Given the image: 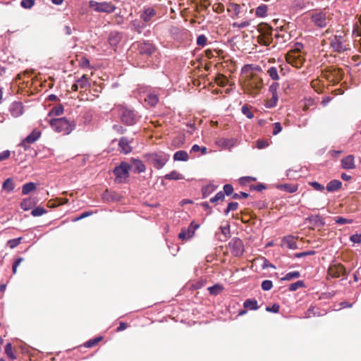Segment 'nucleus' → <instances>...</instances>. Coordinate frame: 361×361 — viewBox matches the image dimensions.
<instances>
[{"instance_id":"obj_1","label":"nucleus","mask_w":361,"mask_h":361,"mask_svg":"<svg viewBox=\"0 0 361 361\" xmlns=\"http://www.w3.org/2000/svg\"><path fill=\"white\" fill-rule=\"evenodd\" d=\"M262 85V79L256 74H252L246 78L242 87L245 93L255 97L259 93Z\"/></svg>"},{"instance_id":"obj_2","label":"nucleus","mask_w":361,"mask_h":361,"mask_svg":"<svg viewBox=\"0 0 361 361\" xmlns=\"http://www.w3.org/2000/svg\"><path fill=\"white\" fill-rule=\"evenodd\" d=\"M303 45L301 43H296L293 49H290L286 55V61L293 66L299 68L302 66L305 59L302 54Z\"/></svg>"},{"instance_id":"obj_3","label":"nucleus","mask_w":361,"mask_h":361,"mask_svg":"<svg viewBox=\"0 0 361 361\" xmlns=\"http://www.w3.org/2000/svg\"><path fill=\"white\" fill-rule=\"evenodd\" d=\"M51 128L55 132L63 135L70 134L75 128V123L68 121L66 118H53L49 122Z\"/></svg>"},{"instance_id":"obj_4","label":"nucleus","mask_w":361,"mask_h":361,"mask_svg":"<svg viewBox=\"0 0 361 361\" xmlns=\"http://www.w3.org/2000/svg\"><path fill=\"white\" fill-rule=\"evenodd\" d=\"M322 75L329 82L336 85L343 79V72L341 68L331 66L323 69Z\"/></svg>"},{"instance_id":"obj_5","label":"nucleus","mask_w":361,"mask_h":361,"mask_svg":"<svg viewBox=\"0 0 361 361\" xmlns=\"http://www.w3.org/2000/svg\"><path fill=\"white\" fill-rule=\"evenodd\" d=\"M147 161L155 169H160L168 161L169 156L164 152L148 154L145 156Z\"/></svg>"},{"instance_id":"obj_6","label":"nucleus","mask_w":361,"mask_h":361,"mask_svg":"<svg viewBox=\"0 0 361 361\" xmlns=\"http://www.w3.org/2000/svg\"><path fill=\"white\" fill-rule=\"evenodd\" d=\"M130 166L126 162H121L118 166L114 169V173L116 176L115 181L118 183L126 182L129 177V171Z\"/></svg>"},{"instance_id":"obj_7","label":"nucleus","mask_w":361,"mask_h":361,"mask_svg":"<svg viewBox=\"0 0 361 361\" xmlns=\"http://www.w3.org/2000/svg\"><path fill=\"white\" fill-rule=\"evenodd\" d=\"M133 47L136 49L137 53L142 56H149L156 49L154 44L149 42H137L133 44Z\"/></svg>"},{"instance_id":"obj_8","label":"nucleus","mask_w":361,"mask_h":361,"mask_svg":"<svg viewBox=\"0 0 361 361\" xmlns=\"http://www.w3.org/2000/svg\"><path fill=\"white\" fill-rule=\"evenodd\" d=\"M89 6L97 12L106 13H111L114 12L116 8V7L112 4L111 2L106 1L97 2L92 0L89 2Z\"/></svg>"},{"instance_id":"obj_9","label":"nucleus","mask_w":361,"mask_h":361,"mask_svg":"<svg viewBox=\"0 0 361 361\" xmlns=\"http://www.w3.org/2000/svg\"><path fill=\"white\" fill-rule=\"evenodd\" d=\"M118 111L121 120L123 123L131 126L136 123L137 116L133 110L120 106L118 108Z\"/></svg>"},{"instance_id":"obj_10","label":"nucleus","mask_w":361,"mask_h":361,"mask_svg":"<svg viewBox=\"0 0 361 361\" xmlns=\"http://www.w3.org/2000/svg\"><path fill=\"white\" fill-rule=\"evenodd\" d=\"M272 33L273 30L270 27L265 26L257 37L258 42L264 46L270 45L273 42Z\"/></svg>"},{"instance_id":"obj_11","label":"nucleus","mask_w":361,"mask_h":361,"mask_svg":"<svg viewBox=\"0 0 361 361\" xmlns=\"http://www.w3.org/2000/svg\"><path fill=\"white\" fill-rule=\"evenodd\" d=\"M330 45L335 51L341 53L348 49L347 44L341 35H334L330 39Z\"/></svg>"},{"instance_id":"obj_12","label":"nucleus","mask_w":361,"mask_h":361,"mask_svg":"<svg viewBox=\"0 0 361 361\" xmlns=\"http://www.w3.org/2000/svg\"><path fill=\"white\" fill-rule=\"evenodd\" d=\"M200 227V225L192 221L188 228H183L178 234V238L182 241L190 239L195 235V231Z\"/></svg>"},{"instance_id":"obj_13","label":"nucleus","mask_w":361,"mask_h":361,"mask_svg":"<svg viewBox=\"0 0 361 361\" xmlns=\"http://www.w3.org/2000/svg\"><path fill=\"white\" fill-rule=\"evenodd\" d=\"M229 249L233 256L238 257L244 252V245L243 241L238 238H233L228 243Z\"/></svg>"},{"instance_id":"obj_14","label":"nucleus","mask_w":361,"mask_h":361,"mask_svg":"<svg viewBox=\"0 0 361 361\" xmlns=\"http://www.w3.org/2000/svg\"><path fill=\"white\" fill-rule=\"evenodd\" d=\"M311 19L314 25L319 27H326L330 20L329 15H327L325 12L313 13L311 16Z\"/></svg>"},{"instance_id":"obj_15","label":"nucleus","mask_w":361,"mask_h":361,"mask_svg":"<svg viewBox=\"0 0 361 361\" xmlns=\"http://www.w3.org/2000/svg\"><path fill=\"white\" fill-rule=\"evenodd\" d=\"M328 276L332 278H338L341 276H346L347 272L345 267L341 264L331 265L328 269Z\"/></svg>"},{"instance_id":"obj_16","label":"nucleus","mask_w":361,"mask_h":361,"mask_svg":"<svg viewBox=\"0 0 361 361\" xmlns=\"http://www.w3.org/2000/svg\"><path fill=\"white\" fill-rule=\"evenodd\" d=\"M40 135V131L34 130L28 136L22 140L19 145L23 147L25 150H27L29 149V145L37 141L39 138Z\"/></svg>"},{"instance_id":"obj_17","label":"nucleus","mask_w":361,"mask_h":361,"mask_svg":"<svg viewBox=\"0 0 361 361\" xmlns=\"http://www.w3.org/2000/svg\"><path fill=\"white\" fill-rule=\"evenodd\" d=\"M157 15V12L154 8L152 7L145 8L141 12L140 18L144 23H149L152 18Z\"/></svg>"},{"instance_id":"obj_18","label":"nucleus","mask_w":361,"mask_h":361,"mask_svg":"<svg viewBox=\"0 0 361 361\" xmlns=\"http://www.w3.org/2000/svg\"><path fill=\"white\" fill-rule=\"evenodd\" d=\"M131 141L127 137H123L120 139L118 143V149L121 152L124 154H128L132 151V147L130 146Z\"/></svg>"},{"instance_id":"obj_19","label":"nucleus","mask_w":361,"mask_h":361,"mask_svg":"<svg viewBox=\"0 0 361 361\" xmlns=\"http://www.w3.org/2000/svg\"><path fill=\"white\" fill-rule=\"evenodd\" d=\"M296 240L297 238L292 235L285 236L282 240V245L295 250L298 247Z\"/></svg>"},{"instance_id":"obj_20","label":"nucleus","mask_w":361,"mask_h":361,"mask_svg":"<svg viewBox=\"0 0 361 361\" xmlns=\"http://www.w3.org/2000/svg\"><path fill=\"white\" fill-rule=\"evenodd\" d=\"M10 111L13 117H18L23 113V106L22 103L15 102L11 104L10 107Z\"/></svg>"},{"instance_id":"obj_21","label":"nucleus","mask_w":361,"mask_h":361,"mask_svg":"<svg viewBox=\"0 0 361 361\" xmlns=\"http://www.w3.org/2000/svg\"><path fill=\"white\" fill-rule=\"evenodd\" d=\"M341 166L344 169H353L355 168L354 156L348 155L341 159Z\"/></svg>"},{"instance_id":"obj_22","label":"nucleus","mask_w":361,"mask_h":361,"mask_svg":"<svg viewBox=\"0 0 361 361\" xmlns=\"http://www.w3.org/2000/svg\"><path fill=\"white\" fill-rule=\"evenodd\" d=\"M308 221L315 227H322L325 224L324 219L319 215H312L308 218Z\"/></svg>"},{"instance_id":"obj_23","label":"nucleus","mask_w":361,"mask_h":361,"mask_svg":"<svg viewBox=\"0 0 361 361\" xmlns=\"http://www.w3.org/2000/svg\"><path fill=\"white\" fill-rule=\"evenodd\" d=\"M63 106L61 103H57L56 105L51 107L48 113L49 116H60L63 113Z\"/></svg>"},{"instance_id":"obj_24","label":"nucleus","mask_w":361,"mask_h":361,"mask_svg":"<svg viewBox=\"0 0 361 361\" xmlns=\"http://www.w3.org/2000/svg\"><path fill=\"white\" fill-rule=\"evenodd\" d=\"M277 188L281 190H283L289 193H293L298 190V185L297 184L285 183L278 185Z\"/></svg>"},{"instance_id":"obj_25","label":"nucleus","mask_w":361,"mask_h":361,"mask_svg":"<svg viewBox=\"0 0 361 361\" xmlns=\"http://www.w3.org/2000/svg\"><path fill=\"white\" fill-rule=\"evenodd\" d=\"M342 183L338 180H332L326 185V190L329 192H334L341 188Z\"/></svg>"},{"instance_id":"obj_26","label":"nucleus","mask_w":361,"mask_h":361,"mask_svg":"<svg viewBox=\"0 0 361 361\" xmlns=\"http://www.w3.org/2000/svg\"><path fill=\"white\" fill-rule=\"evenodd\" d=\"M76 82L80 89L87 90L90 86L89 78L86 74H84L80 78L77 80Z\"/></svg>"},{"instance_id":"obj_27","label":"nucleus","mask_w":361,"mask_h":361,"mask_svg":"<svg viewBox=\"0 0 361 361\" xmlns=\"http://www.w3.org/2000/svg\"><path fill=\"white\" fill-rule=\"evenodd\" d=\"M243 307L245 309L250 310H256L259 309V306L257 305V301L255 299H247L245 300L243 303Z\"/></svg>"},{"instance_id":"obj_28","label":"nucleus","mask_w":361,"mask_h":361,"mask_svg":"<svg viewBox=\"0 0 361 361\" xmlns=\"http://www.w3.org/2000/svg\"><path fill=\"white\" fill-rule=\"evenodd\" d=\"M121 39V36L118 32H111L109 37V42L111 46L116 47Z\"/></svg>"},{"instance_id":"obj_29","label":"nucleus","mask_w":361,"mask_h":361,"mask_svg":"<svg viewBox=\"0 0 361 361\" xmlns=\"http://www.w3.org/2000/svg\"><path fill=\"white\" fill-rule=\"evenodd\" d=\"M189 159L188 154L186 151L179 150L173 154V159L175 161H186Z\"/></svg>"},{"instance_id":"obj_30","label":"nucleus","mask_w":361,"mask_h":361,"mask_svg":"<svg viewBox=\"0 0 361 361\" xmlns=\"http://www.w3.org/2000/svg\"><path fill=\"white\" fill-rule=\"evenodd\" d=\"M35 204L34 199L29 197L24 199L21 203L20 207L24 211L30 209L32 206Z\"/></svg>"},{"instance_id":"obj_31","label":"nucleus","mask_w":361,"mask_h":361,"mask_svg":"<svg viewBox=\"0 0 361 361\" xmlns=\"http://www.w3.org/2000/svg\"><path fill=\"white\" fill-rule=\"evenodd\" d=\"M164 178L166 180H182L184 178L183 176L179 173L177 171L173 170L168 174L164 176Z\"/></svg>"},{"instance_id":"obj_32","label":"nucleus","mask_w":361,"mask_h":361,"mask_svg":"<svg viewBox=\"0 0 361 361\" xmlns=\"http://www.w3.org/2000/svg\"><path fill=\"white\" fill-rule=\"evenodd\" d=\"M267 6L266 4H261L257 6L255 9V15L259 18H264L267 16Z\"/></svg>"},{"instance_id":"obj_33","label":"nucleus","mask_w":361,"mask_h":361,"mask_svg":"<svg viewBox=\"0 0 361 361\" xmlns=\"http://www.w3.org/2000/svg\"><path fill=\"white\" fill-rule=\"evenodd\" d=\"M36 185L34 183L30 182L24 184L22 187V194L23 195H27L30 192L35 190Z\"/></svg>"},{"instance_id":"obj_34","label":"nucleus","mask_w":361,"mask_h":361,"mask_svg":"<svg viewBox=\"0 0 361 361\" xmlns=\"http://www.w3.org/2000/svg\"><path fill=\"white\" fill-rule=\"evenodd\" d=\"M216 83L221 87H225L228 82V78L223 74H218L215 78Z\"/></svg>"},{"instance_id":"obj_35","label":"nucleus","mask_w":361,"mask_h":361,"mask_svg":"<svg viewBox=\"0 0 361 361\" xmlns=\"http://www.w3.org/2000/svg\"><path fill=\"white\" fill-rule=\"evenodd\" d=\"M145 102H147L150 106H154L158 103L159 99L157 94L150 93L148 94L145 98Z\"/></svg>"},{"instance_id":"obj_36","label":"nucleus","mask_w":361,"mask_h":361,"mask_svg":"<svg viewBox=\"0 0 361 361\" xmlns=\"http://www.w3.org/2000/svg\"><path fill=\"white\" fill-rule=\"evenodd\" d=\"M133 164L137 172L141 173L145 171V166L142 161L139 159H133Z\"/></svg>"},{"instance_id":"obj_37","label":"nucleus","mask_w":361,"mask_h":361,"mask_svg":"<svg viewBox=\"0 0 361 361\" xmlns=\"http://www.w3.org/2000/svg\"><path fill=\"white\" fill-rule=\"evenodd\" d=\"M103 339L102 336H98L96 338H94L92 339L89 340L86 343H84V346L86 348H92L95 346Z\"/></svg>"},{"instance_id":"obj_38","label":"nucleus","mask_w":361,"mask_h":361,"mask_svg":"<svg viewBox=\"0 0 361 361\" xmlns=\"http://www.w3.org/2000/svg\"><path fill=\"white\" fill-rule=\"evenodd\" d=\"M23 240V237H19L18 238L11 239L7 241V246H8L11 249H14L17 246H18Z\"/></svg>"},{"instance_id":"obj_39","label":"nucleus","mask_w":361,"mask_h":361,"mask_svg":"<svg viewBox=\"0 0 361 361\" xmlns=\"http://www.w3.org/2000/svg\"><path fill=\"white\" fill-rule=\"evenodd\" d=\"M208 290L210 294L217 295L223 290V287L219 284H216L213 286L209 287Z\"/></svg>"},{"instance_id":"obj_40","label":"nucleus","mask_w":361,"mask_h":361,"mask_svg":"<svg viewBox=\"0 0 361 361\" xmlns=\"http://www.w3.org/2000/svg\"><path fill=\"white\" fill-rule=\"evenodd\" d=\"M2 188L8 192L13 190L14 183L11 178H7L3 183Z\"/></svg>"},{"instance_id":"obj_41","label":"nucleus","mask_w":361,"mask_h":361,"mask_svg":"<svg viewBox=\"0 0 361 361\" xmlns=\"http://www.w3.org/2000/svg\"><path fill=\"white\" fill-rule=\"evenodd\" d=\"M267 74L272 80H278L279 79L278 71L275 67L269 68L267 71Z\"/></svg>"},{"instance_id":"obj_42","label":"nucleus","mask_w":361,"mask_h":361,"mask_svg":"<svg viewBox=\"0 0 361 361\" xmlns=\"http://www.w3.org/2000/svg\"><path fill=\"white\" fill-rule=\"evenodd\" d=\"M5 353L11 360H15L16 358V355L13 353L12 345L10 343H7L5 346Z\"/></svg>"},{"instance_id":"obj_43","label":"nucleus","mask_w":361,"mask_h":361,"mask_svg":"<svg viewBox=\"0 0 361 361\" xmlns=\"http://www.w3.org/2000/svg\"><path fill=\"white\" fill-rule=\"evenodd\" d=\"M304 286H305V284L302 281H298L293 283H291L289 286L288 290L290 291H295L297 289H298L299 288L304 287Z\"/></svg>"},{"instance_id":"obj_44","label":"nucleus","mask_w":361,"mask_h":361,"mask_svg":"<svg viewBox=\"0 0 361 361\" xmlns=\"http://www.w3.org/2000/svg\"><path fill=\"white\" fill-rule=\"evenodd\" d=\"M300 276L299 271L289 272L282 279L283 280L290 281L293 279H298Z\"/></svg>"},{"instance_id":"obj_45","label":"nucleus","mask_w":361,"mask_h":361,"mask_svg":"<svg viewBox=\"0 0 361 361\" xmlns=\"http://www.w3.org/2000/svg\"><path fill=\"white\" fill-rule=\"evenodd\" d=\"M277 101H278V95L272 94L271 98L267 101L266 106L267 108H272L276 105Z\"/></svg>"},{"instance_id":"obj_46","label":"nucleus","mask_w":361,"mask_h":361,"mask_svg":"<svg viewBox=\"0 0 361 361\" xmlns=\"http://www.w3.org/2000/svg\"><path fill=\"white\" fill-rule=\"evenodd\" d=\"M35 0H22L20 5L23 8L29 9L35 5Z\"/></svg>"},{"instance_id":"obj_47","label":"nucleus","mask_w":361,"mask_h":361,"mask_svg":"<svg viewBox=\"0 0 361 361\" xmlns=\"http://www.w3.org/2000/svg\"><path fill=\"white\" fill-rule=\"evenodd\" d=\"M225 198L224 192L222 191L219 192L214 197L210 199L212 203L216 202L218 201H223Z\"/></svg>"},{"instance_id":"obj_48","label":"nucleus","mask_w":361,"mask_h":361,"mask_svg":"<svg viewBox=\"0 0 361 361\" xmlns=\"http://www.w3.org/2000/svg\"><path fill=\"white\" fill-rule=\"evenodd\" d=\"M353 34L357 37L361 36V14L359 18L358 23H356L353 27Z\"/></svg>"},{"instance_id":"obj_49","label":"nucleus","mask_w":361,"mask_h":361,"mask_svg":"<svg viewBox=\"0 0 361 361\" xmlns=\"http://www.w3.org/2000/svg\"><path fill=\"white\" fill-rule=\"evenodd\" d=\"M242 113L245 115L248 118H252L254 117V114L250 111V107L247 105L243 106L241 109Z\"/></svg>"},{"instance_id":"obj_50","label":"nucleus","mask_w":361,"mask_h":361,"mask_svg":"<svg viewBox=\"0 0 361 361\" xmlns=\"http://www.w3.org/2000/svg\"><path fill=\"white\" fill-rule=\"evenodd\" d=\"M133 26L134 27V30H136L137 32L141 33L144 28L145 27V24H140L137 20H134L132 23Z\"/></svg>"},{"instance_id":"obj_51","label":"nucleus","mask_w":361,"mask_h":361,"mask_svg":"<svg viewBox=\"0 0 361 361\" xmlns=\"http://www.w3.org/2000/svg\"><path fill=\"white\" fill-rule=\"evenodd\" d=\"M274 37L276 39V43L283 44L287 41L284 34H279L278 32H276Z\"/></svg>"},{"instance_id":"obj_52","label":"nucleus","mask_w":361,"mask_h":361,"mask_svg":"<svg viewBox=\"0 0 361 361\" xmlns=\"http://www.w3.org/2000/svg\"><path fill=\"white\" fill-rule=\"evenodd\" d=\"M238 207V203L235 202H230L228 204L226 209L225 210V214L227 215L230 211H235Z\"/></svg>"},{"instance_id":"obj_53","label":"nucleus","mask_w":361,"mask_h":361,"mask_svg":"<svg viewBox=\"0 0 361 361\" xmlns=\"http://www.w3.org/2000/svg\"><path fill=\"white\" fill-rule=\"evenodd\" d=\"M335 221L338 224H345L353 223V219H346L342 216H336L335 218Z\"/></svg>"},{"instance_id":"obj_54","label":"nucleus","mask_w":361,"mask_h":361,"mask_svg":"<svg viewBox=\"0 0 361 361\" xmlns=\"http://www.w3.org/2000/svg\"><path fill=\"white\" fill-rule=\"evenodd\" d=\"M261 286H262V288L264 290H269L272 288L273 283H272V281L270 280H264L262 281Z\"/></svg>"},{"instance_id":"obj_55","label":"nucleus","mask_w":361,"mask_h":361,"mask_svg":"<svg viewBox=\"0 0 361 361\" xmlns=\"http://www.w3.org/2000/svg\"><path fill=\"white\" fill-rule=\"evenodd\" d=\"M24 260H25V259H24V258H23V257H18V258H17V259L14 261V262H13V266H12V271H13V273L14 274H16V272H17V268L18 267V266H19V265L20 264V263H21L22 262H23Z\"/></svg>"},{"instance_id":"obj_56","label":"nucleus","mask_w":361,"mask_h":361,"mask_svg":"<svg viewBox=\"0 0 361 361\" xmlns=\"http://www.w3.org/2000/svg\"><path fill=\"white\" fill-rule=\"evenodd\" d=\"M222 234L225 236V238H228L230 235V225L228 223H226L225 226H221L220 227Z\"/></svg>"},{"instance_id":"obj_57","label":"nucleus","mask_w":361,"mask_h":361,"mask_svg":"<svg viewBox=\"0 0 361 361\" xmlns=\"http://www.w3.org/2000/svg\"><path fill=\"white\" fill-rule=\"evenodd\" d=\"M250 25V22L248 20H245L241 23H237L235 22L232 24L233 27H237V28H245Z\"/></svg>"},{"instance_id":"obj_58","label":"nucleus","mask_w":361,"mask_h":361,"mask_svg":"<svg viewBox=\"0 0 361 361\" xmlns=\"http://www.w3.org/2000/svg\"><path fill=\"white\" fill-rule=\"evenodd\" d=\"M309 184L316 190L321 192L324 190V186L318 182H310Z\"/></svg>"},{"instance_id":"obj_59","label":"nucleus","mask_w":361,"mask_h":361,"mask_svg":"<svg viewBox=\"0 0 361 361\" xmlns=\"http://www.w3.org/2000/svg\"><path fill=\"white\" fill-rule=\"evenodd\" d=\"M222 192H224V195H231L233 192V187L231 184H226Z\"/></svg>"},{"instance_id":"obj_60","label":"nucleus","mask_w":361,"mask_h":361,"mask_svg":"<svg viewBox=\"0 0 361 361\" xmlns=\"http://www.w3.org/2000/svg\"><path fill=\"white\" fill-rule=\"evenodd\" d=\"M207 39L204 35L198 36L197 39V44L199 46L204 47L207 44Z\"/></svg>"},{"instance_id":"obj_61","label":"nucleus","mask_w":361,"mask_h":361,"mask_svg":"<svg viewBox=\"0 0 361 361\" xmlns=\"http://www.w3.org/2000/svg\"><path fill=\"white\" fill-rule=\"evenodd\" d=\"M45 212V210L42 207H37L32 209L31 214L34 216H39L42 215Z\"/></svg>"},{"instance_id":"obj_62","label":"nucleus","mask_w":361,"mask_h":361,"mask_svg":"<svg viewBox=\"0 0 361 361\" xmlns=\"http://www.w3.org/2000/svg\"><path fill=\"white\" fill-rule=\"evenodd\" d=\"M280 306L279 304L274 303L271 307H267L266 310L267 312H271L274 313H278L279 312Z\"/></svg>"},{"instance_id":"obj_63","label":"nucleus","mask_w":361,"mask_h":361,"mask_svg":"<svg viewBox=\"0 0 361 361\" xmlns=\"http://www.w3.org/2000/svg\"><path fill=\"white\" fill-rule=\"evenodd\" d=\"M282 130V127L280 123L276 122L273 124V134L277 135Z\"/></svg>"},{"instance_id":"obj_64","label":"nucleus","mask_w":361,"mask_h":361,"mask_svg":"<svg viewBox=\"0 0 361 361\" xmlns=\"http://www.w3.org/2000/svg\"><path fill=\"white\" fill-rule=\"evenodd\" d=\"M350 241L354 243H361V235L355 234L350 237Z\"/></svg>"}]
</instances>
